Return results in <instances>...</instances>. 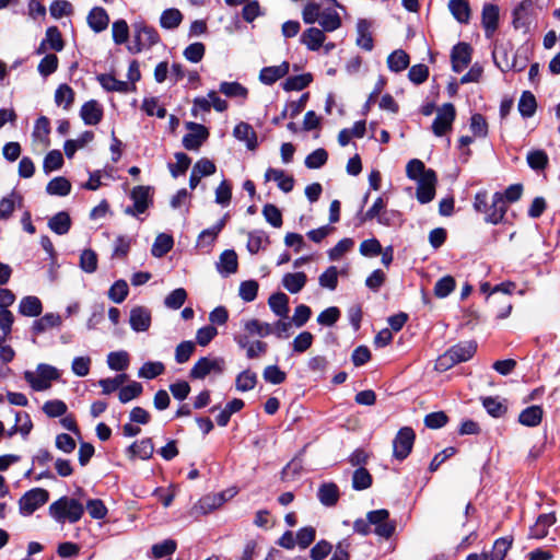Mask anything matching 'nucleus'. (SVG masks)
<instances>
[{
  "mask_svg": "<svg viewBox=\"0 0 560 560\" xmlns=\"http://www.w3.org/2000/svg\"><path fill=\"white\" fill-rule=\"evenodd\" d=\"M225 360L222 357H202L191 368L189 377L203 380L210 374L220 375L225 371Z\"/></svg>",
  "mask_w": 560,
  "mask_h": 560,
  "instance_id": "20e7f679",
  "label": "nucleus"
},
{
  "mask_svg": "<svg viewBox=\"0 0 560 560\" xmlns=\"http://www.w3.org/2000/svg\"><path fill=\"white\" fill-rule=\"evenodd\" d=\"M49 514L59 523L69 522L73 524L83 516L84 506L79 500L63 495L50 504Z\"/></svg>",
  "mask_w": 560,
  "mask_h": 560,
  "instance_id": "f257e3e1",
  "label": "nucleus"
},
{
  "mask_svg": "<svg viewBox=\"0 0 560 560\" xmlns=\"http://www.w3.org/2000/svg\"><path fill=\"white\" fill-rule=\"evenodd\" d=\"M416 434L410 427L401 428L393 441V455L398 460H404L412 451Z\"/></svg>",
  "mask_w": 560,
  "mask_h": 560,
  "instance_id": "9d476101",
  "label": "nucleus"
},
{
  "mask_svg": "<svg viewBox=\"0 0 560 560\" xmlns=\"http://www.w3.org/2000/svg\"><path fill=\"white\" fill-rule=\"evenodd\" d=\"M173 237L168 234L161 233L156 236L152 245V255L158 258L163 257L173 248Z\"/></svg>",
  "mask_w": 560,
  "mask_h": 560,
  "instance_id": "37998d69",
  "label": "nucleus"
},
{
  "mask_svg": "<svg viewBox=\"0 0 560 560\" xmlns=\"http://www.w3.org/2000/svg\"><path fill=\"white\" fill-rule=\"evenodd\" d=\"M244 328L249 335L267 337L273 332L272 325L258 319H249L244 323Z\"/></svg>",
  "mask_w": 560,
  "mask_h": 560,
  "instance_id": "a18cd8bd",
  "label": "nucleus"
},
{
  "mask_svg": "<svg viewBox=\"0 0 560 560\" xmlns=\"http://www.w3.org/2000/svg\"><path fill=\"white\" fill-rule=\"evenodd\" d=\"M60 377L58 370L49 364L40 363L35 371H25L24 380L35 392L47 390L51 383Z\"/></svg>",
  "mask_w": 560,
  "mask_h": 560,
  "instance_id": "7ed1b4c3",
  "label": "nucleus"
},
{
  "mask_svg": "<svg viewBox=\"0 0 560 560\" xmlns=\"http://www.w3.org/2000/svg\"><path fill=\"white\" fill-rule=\"evenodd\" d=\"M307 282V277L304 272L285 273L282 278V285L290 293H299Z\"/></svg>",
  "mask_w": 560,
  "mask_h": 560,
  "instance_id": "c9c22d12",
  "label": "nucleus"
},
{
  "mask_svg": "<svg viewBox=\"0 0 560 560\" xmlns=\"http://www.w3.org/2000/svg\"><path fill=\"white\" fill-rule=\"evenodd\" d=\"M500 9L497 4L485 3L481 11V25L488 38H491L499 27Z\"/></svg>",
  "mask_w": 560,
  "mask_h": 560,
  "instance_id": "4468645a",
  "label": "nucleus"
},
{
  "mask_svg": "<svg viewBox=\"0 0 560 560\" xmlns=\"http://www.w3.org/2000/svg\"><path fill=\"white\" fill-rule=\"evenodd\" d=\"M518 112L524 118L534 116L537 109V102L534 94L529 91L522 93L518 101Z\"/></svg>",
  "mask_w": 560,
  "mask_h": 560,
  "instance_id": "58836bf2",
  "label": "nucleus"
},
{
  "mask_svg": "<svg viewBox=\"0 0 560 560\" xmlns=\"http://www.w3.org/2000/svg\"><path fill=\"white\" fill-rule=\"evenodd\" d=\"M269 307L279 317L287 319L289 315V298L283 292H277L270 295L268 300Z\"/></svg>",
  "mask_w": 560,
  "mask_h": 560,
  "instance_id": "c85d7f7f",
  "label": "nucleus"
},
{
  "mask_svg": "<svg viewBox=\"0 0 560 560\" xmlns=\"http://www.w3.org/2000/svg\"><path fill=\"white\" fill-rule=\"evenodd\" d=\"M257 384V374L250 370L241 372L235 380V387L238 392H248Z\"/></svg>",
  "mask_w": 560,
  "mask_h": 560,
  "instance_id": "09e8293b",
  "label": "nucleus"
},
{
  "mask_svg": "<svg viewBox=\"0 0 560 560\" xmlns=\"http://www.w3.org/2000/svg\"><path fill=\"white\" fill-rule=\"evenodd\" d=\"M526 161L534 171H542L547 167L549 158L544 150H532L527 153Z\"/></svg>",
  "mask_w": 560,
  "mask_h": 560,
  "instance_id": "de8ad7c7",
  "label": "nucleus"
},
{
  "mask_svg": "<svg viewBox=\"0 0 560 560\" xmlns=\"http://www.w3.org/2000/svg\"><path fill=\"white\" fill-rule=\"evenodd\" d=\"M456 118V109L452 103H445L436 109V117L432 124V131L436 137H443L452 130Z\"/></svg>",
  "mask_w": 560,
  "mask_h": 560,
  "instance_id": "6e6552de",
  "label": "nucleus"
},
{
  "mask_svg": "<svg viewBox=\"0 0 560 560\" xmlns=\"http://www.w3.org/2000/svg\"><path fill=\"white\" fill-rule=\"evenodd\" d=\"M135 44L129 47L132 54L140 52L143 48H150L160 42L158 31L144 22H136L133 25Z\"/></svg>",
  "mask_w": 560,
  "mask_h": 560,
  "instance_id": "39448f33",
  "label": "nucleus"
},
{
  "mask_svg": "<svg viewBox=\"0 0 560 560\" xmlns=\"http://www.w3.org/2000/svg\"><path fill=\"white\" fill-rule=\"evenodd\" d=\"M143 387L138 382H131L130 384L119 388L118 398L120 402L126 404L141 395Z\"/></svg>",
  "mask_w": 560,
  "mask_h": 560,
  "instance_id": "13d9d810",
  "label": "nucleus"
},
{
  "mask_svg": "<svg viewBox=\"0 0 560 560\" xmlns=\"http://www.w3.org/2000/svg\"><path fill=\"white\" fill-rule=\"evenodd\" d=\"M107 364L110 370L125 371L129 365V354L126 351H114L107 355Z\"/></svg>",
  "mask_w": 560,
  "mask_h": 560,
  "instance_id": "864d4df0",
  "label": "nucleus"
},
{
  "mask_svg": "<svg viewBox=\"0 0 560 560\" xmlns=\"http://www.w3.org/2000/svg\"><path fill=\"white\" fill-rule=\"evenodd\" d=\"M319 24L323 31L334 32L341 26V18L336 10L328 8L322 11Z\"/></svg>",
  "mask_w": 560,
  "mask_h": 560,
  "instance_id": "4c0bfd02",
  "label": "nucleus"
},
{
  "mask_svg": "<svg viewBox=\"0 0 560 560\" xmlns=\"http://www.w3.org/2000/svg\"><path fill=\"white\" fill-rule=\"evenodd\" d=\"M317 498L323 505L335 506L340 498L338 486L334 482L322 483L317 491Z\"/></svg>",
  "mask_w": 560,
  "mask_h": 560,
  "instance_id": "b1692460",
  "label": "nucleus"
},
{
  "mask_svg": "<svg viewBox=\"0 0 560 560\" xmlns=\"http://www.w3.org/2000/svg\"><path fill=\"white\" fill-rule=\"evenodd\" d=\"M324 32L325 31L317 27H310L301 35V43L310 50L316 51L322 47L326 39Z\"/></svg>",
  "mask_w": 560,
  "mask_h": 560,
  "instance_id": "a878e982",
  "label": "nucleus"
},
{
  "mask_svg": "<svg viewBox=\"0 0 560 560\" xmlns=\"http://www.w3.org/2000/svg\"><path fill=\"white\" fill-rule=\"evenodd\" d=\"M219 90L228 97L246 98L248 95V90L238 82H222Z\"/></svg>",
  "mask_w": 560,
  "mask_h": 560,
  "instance_id": "4d7b16f0",
  "label": "nucleus"
},
{
  "mask_svg": "<svg viewBox=\"0 0 560 560\" xmlns=\"http://www.w3.org/2000/svg\"><path fill=\"white\" fill-rule=\"evenodd\" d=\"M130 198L133 201L132 206L125 209V213L131 217H138L144 213L150 205H152L151 187L150 186H136L130 192Z\"/></svg>",
  "mask_w": 560,
  "mask_h": 560,
  "instance_id": "1a4fd4ad",
  "label": "nucleus"
},
{
  "mask_svg": "<svg viewBox=\"0 0 560 560\" xmlns=\"http://www.w3.org/2000/svg\"><path fill=\"white\" fill-rule=\"evenodd\" d=\"M387 65L393 72H400L408 68L409 56L402 49H397L388 56Z\"/></svg>",
  "mask_w": 560,
  "mask_h": 560,
  "instance_id": "79ce46f5",
  "label": "nucleus"
},
{
  "mask_svg": "<svg viewBox=\"0 0 560 560\" xmlns=\"http://www.w3.org/2000/svg\"><path fill=\"white\" fill-rule=\"evenodd\" d=\"M269 243V236L264 231H253L248 233L247 249L250 254H257Z\"/></svg>",
  "mask_w": 560,
  "mask_h": 560,
  "instance_id": "a19ab883",
  "label": "nucleus"
},
{
  "mask_svg": "<svg viewBox=\"0 0 560 560\" xmlns=\"http://www.w3.org/2000/svg\"><path fill=\"white\" fill-rule=\"evenodd\" d=\"M97 81L101 86L108 92L128 93L136 90V85H130L129 82L117 80L112 74H100Z\"/></svg>",
  "mask_w": 560,
  "mask_h": 560,
  "instance_id": "aec40b11",
  "label": "nucleus"
},
{
  "mask_svg": "<svg viewBox=\"0 0 560 560\" xmlns=\"http://www.w3.org/2000/svg\"><path fill=\"white\" fill-rule=\"evenodd\" d=\"M46 191L49 195L67 196L71 191V184L65 177H55L47 184Z\"/></svg>",
  "mask_w": 560,
  "mask_h": 560,
  "instance_id": "8fccbe9b",
  "label": "nucleus"
},
{
  "mask_svg": "<svg viewBox=\"0 0 560 560\" xmlns=\"http://www.w3.org/2000/svg\"><path fill=\"white\" fill-rule=\"evenodd\" d=\"M354 245L352 238L346 237L340 240L332 248L328 250V257L330 260H339L346 253H348Z\"/></svg>",
  "mask_w": 560,
  "mask_h": 560,
  "instance_id": "774afa93",
  "label": "nucleus"
},
{
  "mask_svg": "<svg viewBox=\"0 0 560 560\" xmlns=\"http://www.w3.org/2000/svg\"><path fill=\"white\" fill-rule=\"evenodd\" d=\"M48 228L58 235H65L71 228V218L68 212L60 211L48 220Z\"/></svg>",
  "mask_w": 560,
  "mask_h": 560,
  "instance_id": "72a5a7b5",
  "label": "nucleus"
},
{
  "mask_svg": "<svg viewBox=\"0 0 560 560\" xmlns=\"http://www.w3.org/2000/svg\"><path fill=\"white\" fill-rule=\"evenodd\" d=\"M438 176L435 171L429 168L421 179L417 180L416 196L420 203H428L435 197Z\"/></svg>",
  "mask_w": 560,
  "mask_h": 560,
  "instance_id": "9b49d317",
  "label": "nucleus"
},
{
  "mask_svg": "<svg viewBox=\"0 0 560 560\" xmlns=\"http://www.w3.org/2000/svg\"><path fill=\"white\" fill-rule=\"evenodd\" d=\"M129 293L128 284L125 280H117L108 290V298L120 304L125 301Z\"/></svg>",
  "mask_w": 560,
  "mask_h": 560,
  "instance_id": "0e129e2a",
  "label": "nucleus"
},
{
  "mask_svg": "<svg viewBox=\"0 0 560 560\" xmlns=\"http://www.w3.org/2000/svg\"><path fill=\"white\" fill-rule=\"evenodd\" d=\"M448 9L459 23L466 24L469 22L471 11L468 0H450Z\"/></svg>",
  "mask_w": 560,
  "mask_h": 560,
  "instance_id": "f704fd0d",
  "label": "nucleus"
},
{
  "mask_svg": "<svg viewBox=\"0 0 560 560\" xmlns=\"http://www.w3.org/2000/svg\"><path fill=\"white\" fill-rule=\"evenodd\" d=\"M186 128L189 129L190 132L183 137L184 148L190 151L199 150L209 137L208 129L203 125L191 121L186 122Z\"/></svg>",
  "mask_w": 560,
  "mask_h": 560,
  "instance_id": "f8f14e48",
  "label": "nucleus"
},
{
  "mask_svg": "<svg viewBox=\"0 0 560 560\" xmlns=\"http://www.w3.org/2000/svg\"><path fill=\"white\" fill-rule=\"evenodd\" d=\"M113 40L117 45L125 44L129 37V26L128 23L120 19L113 23L112 25Z\"/></svg>",
  "mask_w": 560,
  "mask_h": 560,
  "instance_id": "e2e57ef3",
  "label": "nucleus"
},
{
  "mask_svg": "<svg viewBox=\"0 0 560 560\" xmlns=\"http://www.w3.org/2000/svg\"><path fill=\"white\" fill-rule=\"evenodd\" d=\"M129 324L137 332L147 331L151 326V312L144 306L131 308Z\"/></svg>",
  "mask_w": 560,
  "mask_h": 560,
  "instance_id": "f3484780",
  "label": "nucleus"
},
{
  "mask_svg": "<svg viewBox=\"0 0 560 560\" xmlns=\"http://www.w3.org/2000/svg\"><path fill=\"white\" fill-rule=\"evenodd\" d=\"M74 91L70 85L66 83L60 84L55 92V103L58 106H63L65 109H69L74 102Z\"/></svg>",
  "mask_w": 560,
  "mask_h": 560,
  "instance_id": "ea45409f",
  "label": "nucleus"
},
{
  "mask_svg": "<svg viewBox=\"0 0 560 560\" xmlns=\"http://www.w3.org/2000/svg\"><path fill=\"white\" fill-rule=\"evenodd\" d=\"M556 522L552 513L540 514L536 523L529 528V537L542 539L548 535L549 527Z\"/></svg>",
  "mask_w": 560,
  "mask_h": 560,
  "instance_id": "393cba45",
  "label": "nucleus"
},
{
  "mask_svg": "<svg viewBox=\"0 0 560 560\" xmlns=\"http://www.w3.org/2000/svg\"><path fill=\"white\" fill-rule=\"evenodd\" d=\"M49 500V492L43 488H33L26 491L19 500V510L23 516L32 515Z\"/></svg>",
  "mask_w": 560,
  "mask_h": 560,
  "instance_id": "423d86ee",
  "label": "nucleus"
},
{
  "mask_svg": "<svg viewBox=\"0 0 560 560\" xmlns=\"http://www.w3.org/2000/svg\"><path fill=\"white\" fill-rule=\"evenodd\" d=\"M228 214H225L221 220H219L213 226L203 230L198 236V245L201 247L211 246L217 240L220 232L226 224Z\"/></svg>",
  "mask_w": 560,
  "mask_h": 560,
  "instance_id": "bb28decb",
  "label": "nucleus"
},
{
  "mask_svg": "<svg viewBox=\"0 0 560 560\" xmlns=\"http://www.w3.org/2000/svg\"><path fill=\"white\" fill-rule=\"evenodd\" d=\"M313 78L310 73L299 74L289 77L282 84L283 90L290 91H301L305 89L311 82Z\"/></svg>",
  "mask_w": 560,
  "mask_h": 560,
  "instance_id": "3c124183",
  "label": "nucleus"
},
{
  "mask_svg": "<svg viewBox=\"0 0 560 560\" xmlns=\"http://www.w3.org/2000/svg\"><path fill=\"white\" fill-rule=\"evenodd\" d=\"M154 452V445L150 438L133 442L127 450L130 459L140 458L142 460L150 459Z\"/></svg>",
  "mask_w": 560,
  "mask_h": 560,
  "instance_id": "412c9836",
  "label": "nucleus"
},
{
  "mask_svg": "<svg viewBox=\"0 0 560 560\" xmlns=\"http://www.w3.org/2000/svg\"><path fill=\"white\" fill-rule=\"evenodd\" d=\"M80 116L85 125L95 126L103 118V108L97 101L91 100L82 105Z\"/></svg>",
  "mask_w": 560,
  "mask_h": 560,
  "instance_id": "6ab92c4d",
  "label": "nucleus"
},
{
  "mask_svg": "<svg viewBox=\"0 0 560 560\" xmlns=\"http://www.w3.org/2000/svg\"><path fill=\"white\" fill-rule=\"evenodd\" d=\"M233 135L236 139L245 141L249 150L257 147V136L253 127L247 122H240L235 126Z\"/></svg>",
  "mask_w": 560,
  "mask_h": 560,
  "instance_id": "cd10ccee",
  "label": "nucleus"
},
{
  "mask_svg": "<svg viewBox=\"0 0 560 560\" xmlns=\"http://www.w3.org/2000/svg\"><path fill=\"white\" fill-rule=\"evenodd\" d=\"M187 299V292L183 288L173 290L164 300V305L171 310H178Z\"/></svg>",
  "mask_w": 560,
  "mask_h": 560,
  "instance_id": "338daca9",
  "label": "nucleus"
},
{
  "mask_svg": "<svg viewBox=\"0 0 560 560\" xmlns=\"http://www.w3.org/2000/svg\"><path fill=\"white\" fill-rule=\"evenodd\" d=\"M357 30V45L366 51H371L374 47V43L370 32V22L366 20H360L358 22Z\"/></svg>",
  "mask_w": 560,
  "mask_h": 560,
  "instance_id": "e433bc0d",
  "label": "nucleus"
},
{
  "mask_svg": "<svg viewBox=\"0 0 560 560\" xmlns=\"http://www.w3.org/2000/svg\"><path fill=\"white\" fill-rule=\"evenodd\" d=\"M542 416L544 410L540 406H529L521 411L518 422L525 427H537L540 424Z\"/></svg>",
  "mask_w": 560,
  "mask_h": 560,
  "instance_id": "c756f323",
  "label": "nucleus"
},
{
  "mask_svg": "<svg viewBox=\"0 0 560 560\" xmlns=\"http://www.w3.org/2000/svg\"><path fill=\"white\" fill-rule=\"evenodd\" d=\"M175 159L176 163H170L168 170L173 177H178L179 175L186 173L190 166L191 160L186 153L183 152H177L175 154Z\"/></svg>",
  "mask_w": 560,
  "mask_h": 560,
  "instance_id": "6e6d98bb",
  "label": "nucleus"
},
{
  "mask_svg": "<svg viewBox=\"0 0 560 560\" xmlns=\"http://www.w3.org/2000/svg\"><path fill=\"white\" fill-rule=\"evenodd\" d=\"M481 400L487 412L494 418H500L508 411V407L498 397L489 396L483 397Z\"/></svg>",
  "mask_w": 560,
  "mask_h": 560,
  "instance_id": "603ef678",
  "label": "nucleus"
},
{
  "mask_svg": "<svg viewBox=\"0 0 560 560\" xmlns=\"http://www.w3.org/2000/svg\"><path fill=\"white\" fill-rule=\"evenodd\" d=\"M371 526H374L373 533L382 538H390L396 530V522L389 518V512L386 509L370 511L368 513Z\"/></svg>",
  "mask_w": 560,
  "mask_h": 560,
  "instance_id": "0eeeda50",
  "label": "nucleus"
},
{
  "mask_svg": "<svg viewBox=\"0 0 560 560\" xmlns=\"http://www.w3.org/2000/svg\"><path fill=\"white\" fill-rule=\"evenodd\" d=\"M373 478L368 469L359 467L352 475V487L354 490L362 491L372 486Z\"/></svg>",
  "mask_w": 560,
  "mask_h": 560,
  "instance_id": "49530a36",
  "label": "nucleus"
},
{
  "mask_svg": "<svg viewBox=\"0 0 560 560\" xmlns=\"http://www.w3.org/2000/svg\"><path fill=\"white\" fill-rule=\"evenodd\" d=\"M97 254L93 249H84L80 255V268L88 272L93 273L97 269Z\"/></svg>",
  "mask_w": 560,
  "mask_h": 560,
  "instance_id": "bf43d9fd",
  "label": "nucleus"
},
{
  "mask_svg": "<svg viewBox=\"0 0 560 560\" xmlns=\"http://www.w3.org/2000/svg\"><path fill=\"white\" fill-rule=\"evenodd\" d=\"M44 40L48 45L49 49L56 51H61L63 49V39L57 26H50L47 28Z\"/></svg>",
  "mask_w": 560,
  "mask_h": 560,
  "instance_id": "052dcab7",
  "label": "nucleus"
},
{
  "mask_svg": "<svg viewBox=\"0 0 560 560\" xmlns=\"http://www.w3.org/2000/svg\"><path fill=\"white\" fill-rule=\"evenodd\" d=\"M183 21V14L178 9H166L162 12L160 24L163 28L174 30L179 26Z\"/></svg>",
  "mask_w": 560,
  "mask_h": 560,
  "instance_id": "c03bdc74",
  "label": "nucleus"
},
{
  "mask_svg": "<svg viewBox=\"0 0 560 560\" xmlns=\"http://www.w3.org/2000/svg\"><path fill=\"white\" fill-rule=\"evenodd\" d=\"M290 71V63L283 61L279 66L265 67L259 72V81L266 85H272L284 78Z\"/></svg>",
  "mask_w": 560,
  "mask_h": 560,
  "instance_id": "a211bd4d",
  "label": "nucleus"
},
{
  "mask_svg": "<svg viewBox=\"0 0 560 560\" xmlns=\"http://www.w3.org/2000/svg\"><path fill=\"white\" fill-rule=\"evenodd\" d=\"M296 544L300 549L308 548L316 538V529L313 526H305L300 528L296 534Z\"/></svg>",
  "mask_w": 560,
  "mask_h": 560,
  "instance_id": "69168bd1",
  "label": "nucleus"
},
{
  "mask_svg": "<svg viewBox=\"0 0 560 560\" xmlns=\"http://www.w3.org/2000/svg\"><path fill=\"white\" fill-rule=\"evenodd\" d=\"M512 24L515 30H523L527 32L533 22V2L530 0L522 1L513 10Z\"/></svg>",
  "mask_w": 560,
  "mask_h": 560,
  "instance_id": "ddd939ff",
  "label": "nucleus"
},
{
  "mask_svg": "<svg viewBox=\"0 0 560 560\" xmlns=\"http://www.w3.org/2000/svg\"><path fill=\"white\" fill-rule=\"evenodd\" d=\"M265 178L266 180L277 182L278 187L284 192H290L294 186L293 177L285 175L282 170L270 167L266 171Z\"/></svg>",
  "mask_w": 560,
  "mask_h": 560,
  "instance_id": "473e14b6",
  "label": "nucleus"
},
{
  "mask_svg": "<svg viewBox=\"0 0 560 560\" xmlns=\"http://www.w3.org/2000/svg\"><path fill=\"white\" fill-rule=\"evenodd\" d=\"M88 24L95 33H101L108 27L109 16L102 7H94L88 14Z\"/></svg>",
  "mask_w": 560,
  "mask_h": 560,
  "instance_id": "4be33fe9",
  "label": "nucleus"
},
{
  "mask_svg": "<svg viewBox=\"0 0 560 560\" xmlns=\"http://www.w3.org/2000/svg\"><path fill=\"white\" fill-rule=\"evenodd\" d=\"M61 316L57 313H46L40 318L33 322L31 327L32 334L38 336L45 331L59 327L61 325Z\"/></svg>",
  "mask_w": 560,
  "mask_h": 560,
  "instance_id": "5701e85b",
  "label": "nucleus"
},
{
  "mask_svg": "<svg viewBox=\"0 0 560 560\" xmlns=\"http://www.w3.org/2000/svg\"><path fill=\"white\" fill-rule=\"evenodd\" d=\"M477 351L476 341L469 340L459 342L451 347L445 353L436 360V368L446 371L460 362H466L474 357Z\"/></svg>",
  "mask_w": 560,
  "mask_h": 560,
  "instance_id": "f03ea898",
  "label": "nucleus"
},
{
  "mask_svg": "<svg viewBox=\"0 0 560 560\" xmlns=\"http://www.w3.org/2000/svg\"><path fill=\"white\" fill-rule=\"evenodd\" d=\"M472 48L467 43H458L452 49L451 60L454 72H462L471 61Z\"/></svg>",
  "mask_w": 560,
  "mask_h": 560,
  "instance_id": "2eb2a0df",
  "label": "nucleus"
},
{
  "mask_svg": "<svg viewBox=\"0 0 560 560\" xmlns=\"http://www.w3.org/2000/svg\"><path fill=\"white\" fill-rule=\"evenodd\" d=\"M63 164V156L59 150L49 151L43 163V168L45 173H50L52 171L59 170Z\"/></svg>",
  "mask_w": 560,
  "mask_h": 560,
  "instance_id": "680f3d73",
  "label": "nucleus"
},
{
  "mask_svg": "<svg viewBox=\"0 0 560 560\" xmlns=\"http://www.w3.org/2000/svg\"><path fill=\"white\" fill-rule=\"evenodd\" d=\"M506 210L508 205L502 192H494L491 198L488 215L485 217V221L491 224H499L503 221Z\"/></svg>",
  "mask_w": 560,
  "mask_h": 560,
  "instance_id": "dca6fc26",
  "label": "nucleus"
},
{
  "mask_svg": "<svg viewBox=\"0 0 560 560\" xmlns=\"http://www.w3.org/2000/svg\"><path fill=\"white\" fill-rule=\"evenodd\" d=\"M217 267L221 275L229 276L235 273L238 267L236 253L232 249L224 250L220 256Z\"/></svg>",
  "mask_w": 560,
  "mask_h": 560,
  "instance_id": "2f4dec72",
  "label": "nucleus"
},
{
  "mask_svg": "<svg viewBox=\"0 0 560 560\" xmlns=\"http://www.w3.org/2000/svg\"><path fill=\"white\" fill-rule=\"evenodd\" d=\"M177 544L173 539H165L162 542L155 544L151 548V553L154 559H162L175 552Z\"/></svg>",
  "mask_w": 560,
  "mask_h": 560,
  "instance_id": "5fc2aeb1",
  "label": "nucleus"
},
{
  "mask_svg": "<svg viewBox=\"0 0 560 560\" xmlns=\"http://www.w3.org/2000/svg\"><path fill=\"white\" fill-rule=\"evenodd\" d=\"M19 312L23 316L36 317L43 312L42 301L34 295L24 296L20 301Z\"/></svg>",
  "mask_w": 560,
  "mask_h": 560,
  "instance_id": "7c9ffc66",
  "label": "nucleus"
}]
</instances>
